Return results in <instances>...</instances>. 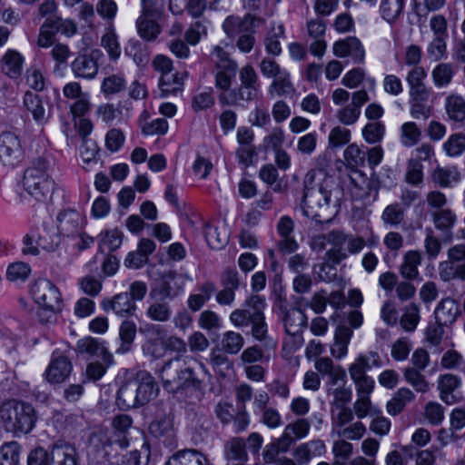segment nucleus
<instances>
[{"label":"nucleus","mask_w":465,"mask_h":465,"mask_svg":"<svg viewBox=\"0 0 465 465\" xmlns=\"http://www.w3.org/2000/svg\"><path fill=\"white\" fill-rule=\"evenodd\" d=\"M341 195L332 178L322 170H312L304 178L303 214L319 223L329 222L339 212Z\"/></svg>","instance_id":"f257e3e1"},{"label":"nucleus","mask_w":465,"mask_h":465,"mask_svg":"<svg viewBox=\"0 0 465 465\" xmlns=\"http://www.w3.org/2000/svg\"><path fill=\"white\" fill-rule=\"evenodd\" d=\"M54 163L45 158H37L25 171L22 185L24 190L38 203H45L53 194Z\"/></svg>","instance_id":"f03ea898"},{"label":"nucleus","mask_w":465,"mask_h":465,"mask_svg":"<svg viewBox=\"0 0 465 465\" xmlns=\"http://www.w3.org/2000/svg\"><path fill=\"white\" fill-rule=\"evenodd\" d=\"M158 387L150 373L139 371L118 391L117 405L122 409L136 408L156 397Z\"/></svg>","instance_id":"7ed1b4c3"},{"label":"nucleus","mask_w":465,"mask_h":465,"mask_svg":"<svg viewBox=\"0 0 465 465\" xmlns=\"http://www.w3.org/2000/svg\"><path fill=\"white\" fill-rule=\"evenodd\" d=\"M195 361L189 358L175 357L165 362L159 371V377L163 387L170 391H175L185 386L200 388L202 380L194 373L190 362Z\"/></svg>","instance_id":"20e7f679"},{"label":"nucleus","mask_w":465,"mask_h":465,"mask_svg":"<svg viewBox=\"0 0 465 465\" xmlns=\"http://www.w3.org/2000/svg\"><path fill=\"white\" fill-rule=\"evenodd\" d=\"M33 406L20 401H7L0 406V420L7 431L15 435L26 434L35 426Z\"/></svg>","instance_id":"39448f33"},{"label":"nucleus","mask_w":465,"mask_h":465,"mask_svg":"<svg viewBox=\"0 0 465 465\" xmlns=\"http://www.w3.org/2000/svg\"><path fill=\"white\" fill-rule=\"evenodd\" d=\"M35 302L44 310L57 313L62 311L63 301L58 288L49 280H36L30 290Z\"/></svg>","instance_id":"423d86ee"},{"label":"nucleus","mask_w":465,"mask_h":465,"mask_svg":"<svg viewBox=\"0 0 465 465\" xmlns=\"http://www.w3.org/2000/svg\"><path fill=\"white\" fill-rule=\"evenodd\" d=\"M25 154L20 136L12 131L0 134V161L3 164L15 167L22 162Z\"/></svg>","instance_id":"0eeeda50"},{"label":"nucleus","mask_w":465,"mask_h":465,"mask_svg":"<svg viewBox=\"0 0 465 465\" xmlns=\"http://www.w3.org/2000/svg\"><path fill=\"white\" fill-rule=\"evenodd\" d=\"M166 263H150L147 272L148 275L155 281H162L163 291L166 297L176 294L183 284L181 275L167 270Z\"/></svg>","instance_id":"6e6552de"},{"label":"nucleus","mask_w":465,"mask_h":465,"mask_svg":"<svg viewBox=\"0 0 465 465\" xmlns=\"http://www.w3.org/2000/svg\"><path fill=\"white\" fill-rule=\"evenodd\" d=\"M333 54L340 58L350 57L355 64H361L365 58V50L356 37H348L334 43Z\"/></svg>","instance_id":"1a4fd4ad"},{"label":"nucleus","mask_w":465,"mask_h":465,"mask_svg":"<svg viewBox=\"0 0 465 465\" xmlns=\"http://www.w3.org/2000/svg\"><path fill=\"white\" fill-rule=\"evenodd\" d=\"M261 22L260 19L251 15H246L243 17L230 15L224 20L223 29L229 37H234L242 33H253L254 28Z\"/></svg>","instance_id":"9d476101"},{"label":"nucleus","mask_w":465,"mask_h":465,"mask_svg":"<svg viewBox=\"0 0 465 465\" xmlns=\"http://www.w3.org/2000/svg\"><path fill=\"white\" fill-rule=\"evenodd\" d=\"M381 360L378 352L369 351L359 354L349 365L348 371L351 381L368 376L367 371L372 367H381Z\"/></svg>","instance_id":"9b49d317"},{"label":"nucleus","mask_w":465,"mask_h":465,"mask_svg":"<svg viewBox=\"0 0 465 465\" xmlns=\"http://www.w3.org/2000/svg\"><path fill=\"white\" fill-rule=\"evenodd\" d=\"M294 222L289 216H282L277 223V232L280 236L278 251L290 254L298 249V242L293 236Z\"/></svg>","instance_id":"f8f14e48"},{"label":"nucleus","mask_w":465,"mask_h":465,"mask_svg":"<svg viewBox=\"0 0 465 465\" xmlns=\"http://www.w3.org/2000/svg\"><path fill=\"white\" fill-rule=\"evenodd\" d=\"M101 307L104 312L112 311L119 317L133 315L136 311V304L131 300L127 292H120L113 298L103 300Z\"/></svg>","instance_id":"ddd939ff"},{"label":"nucleus","mask_w":465,"mask_h":465,"mask_svg":"<svg viewBox=\"0 0 465 465\" xmlns=\"http://www.w3.org/2000/svg\"><path fill=\"white\" fill-rule=\"evenodd\" d=\"M141 331L146 336L143 350L155 358L163 356L166 349L163 328L159 325H150L145 331L141 330Z\"/></svg>","instance_id":"4468645a"},{"label":"nucleus","mask_w":465,"mask_h":465,"mask_svg":"<svg viewBox=\"0 0 465 465\" xmlns=\"http://www.w3.org/2000/svg\"><path fill=\"white\" fill-rule=\"evenodd\" d=\"M57 220L59 232L66 237H75L82 231L84 223L83 215L74 210L61 213Z\"/></svg>","instance_id":"2eb2a0df"},{"label":"nucleus","mask_w":465,"mask_h":465,"mask_svg":"<svg viewBox=\"0 0 465 465\" xmlns=\"http://www.w3.org/2000/svg\"><path fill=\"white\" fill-rule=\"evenodd\" d=\"M265 300L260 295H252L246 302L245 305L254 309L252 324V335L257 340H263L267 332L266 323L262 310L265 307Z\"/></svg>","instance_id":"dca6fc26"},{"label":"nucleus","mask_w":465,"mask_h":465,"mask_svg":"<svg viewBox=\"0 0 465 465\" xmlns=\"http://www.w3.org/2000/svg\"><path fill=\"white\" fill-rule=\"evenodd\" d=\"M311 429V423L307 419L300 418L288 423L281 435L283 446L291 447L297 440L304 439L308 436Z\"/></svg>","instance_id":"f3484780"},{"label":"nucleus","mask_w":465,"mask_h":465,"mask_svg":"<svg viewBox=\"0 0 465 465\" xmlns=\"http://www.w3.org/2000/svg\"><path fill=\"white\" fill-rule=\"evenodd\" d=\"M72 371V363L64 356H57L52 359L46 371L45 379L51 383L64 381Z\"/></svg>","instance_id":"a211bd4d"},{"label":"nucleus","mask_w":465,"mask_h":465,"mask_svg":"<svg viewBox=\"0 0 465 465\" xmlns=\"http://www.w3.org/2000/svg\"><path fill=\"white\" fill-rule=\"evenodd\" d=\"M461 385V380L457 375L446 373L438 378V390L440 398L445 403L451 405L457 402V398L453 395L455 390Z\"/></svg>","instance_id":"6ab92c4d"},{"label":"nucleus","mask_w":465,"mask_h":465,"mask_svg":"<svg viewBox=\"0 0 465 465\" xmlns=\"http://www.w3.org/2000/svg\"><path fill=\"white\" fill-rule=\"evenodd\" d=\"M72 71L75 77L93 79L98 73L96 60L86 54L79 55L71 64Z\"/></svg>","instance_id":"aec40b11"},{"label":"nucleus","mask_w":465,"mask_h":465,"mask_svg":"<svg viewBox=\"0 0 465 465\" xmlns=\"http://www.w3.org/2000/svg\"><path fill=\"white\" fill-rule=\"evenodd\" d=\"M352 335L353 332L348 326L341 325L336 329L333 344L331 347V354L334 358L341 360L347 355Z\"/></svg>","instance_id":"412c9836"},{"label":"nucleus","mask_w":465,"mask_h":465,"mask_svg":"<svg viewBox=\"0 0 465 465\" xmlns=\"http://www.w3.org/2000/svg\"><path fill=\"white\" fill-rule=\"evenodd\" d=\"M459 308L453 299L442 300L435 310V319L440 325H449L456 321Z\"/></svg>","instance_id":"4be33fe9"},{"label":"nucleus","mask_w":465,"mask_h":465,"mask_svg":"<svg viewBox=\"0 0 465 465\" xmlns=\"http://www.w3.org/2000/svg\"><path fill=\"white\" fill-rule=\"evenodd\" d=\"M432 180L441 187H452L461 181V173L455 166L437 167L432 173Z\"/></svg>","instance_id":"5701e85b"},{"label":"nucleus","mask_w":465,"mask_h":465,"mask_svg":"<svg viewBox=\"0 0 465 465\" xmlns=\"http://www.w3.org/2000/svg\"><path fill=\"white\" fill-rule=\"evenodd\" d=\"M422 132L413 121L404 122L399 127V141L403 147H412L421 139Z\"/></svg>","instance_id":"b1692460"},{"label":"nucleus","mask_w":465,"mask_h":465,"mask_svg":"<svg viewBox=\"0 0 465 465\" xmlns=\"http://www.w3.org/2000/svg\"><path fill=\"white\" fill-rule=\"evenodd\" d=\"M414 399L415 395L410 389L404 387L400 388L387 402V412L391 416H396L403 411L408 403L413 401Z\"/></svg>","instance_id":"393cba45"},{"label":"nucleus","mask_w":465,"mask_h":465,"mask_svg":"<svg viewBox=\"0 0 465 465\" xmlns=\"http://www.w3.org/2000/svg\"><path fill=\"white\" fill-rule=\"evenodd\" d=\"M260 89L255 87L240 86L233 89L232 93H225L221 96V104L226 105H235L241 101H252L257 98Z\"/></svg>","instance_id":"a878e982"},{"label":"nucleus","mask_w":465,"mask_h":465,"mask_svg":"<svg viewBox=\"0 0 465 465\" xmlns=\"http://www.w3.org/2000/svg\"><path fill=\"white\" fill-rule=\"evenodd\" d=\"M285 35L284 26L279 23L272 25L271 30L268 32L264 38V47L267 54L278 56L282 53V45L280 39Z\"/></svg>","instance_id":"bb28decb"},{"label":"nucleus","mask_w":465,"mask_h":465,"mask_svg":"<svg viewBox=\"0 0 465 465\" xmlns=\"http://www.w3.org/2000/svg\"><path fill=\"white\" fill-rule=\"evenodd\" d=\"M77 347L81 352L101 356L107 365H111L114 361L113 355L108 353L104 347L94 338L81 339L77 343Z\"/></svg>","instance_id":"cd10ccee"},{"label":"nucleus","mask_w":465,"mask_h":465,"mask_svg":"<svg viewBox=\"0 0 465 465\" xmlns=\"http://www.w3.org/2000/svg\"><path fill=\"white\" fill-rule=\"evenodd\" d=\"M204 234L208 245L214 250L223 248L229 241V232L225 226L206 225Z\"/></svg>","instance_id":"c85d7f7f"},{"label":"nucleus","mask_w":465,"mask_h":465,"mask_svg":"<svg viewBox=\"0 0 465 465\" xmlns=\"http://www.w3.org/2000/svg\"><path fill=\"white\" fill-rule=\"evenodd\" d=\"M307 325V317L300 309L289 310L284 318V328L287 334L302 333Z\"/></svg>","instance_id":"c756f323"},{"label":"nucleus","mask_w":465,"mask_h":465,"mask_svg":"<svg viewBox=\"0 0 465 465\" xmlns=\"http://www.w3.org/2000/svg\"><path fill=\"white\" fill-rule=\"evenodd\" d=\"M24 106L39 124L46 121V112L43 101L36 94L26 92L23 99Z\"/></svg>","instance_id":"7c9ffc66"},{"label":"nucleus","mask_w":465,"mask_h":465,"mask_svg":"<svg viewBox=\"0 0 465 465\" xmlns=\"http://www.w3.org/2000/svg\"><path fill=\"white\" fill-rule=\"evenodd\" d=\"M405 5V0H380V14L381 17L391 24L401 15Z\"/></svg>","instance_id":"2f4dec72"},{"label":"nucleus","mask_w":465,"mask_h":465,"mask_svg":"<svg viewBox=\"0 0 465 465\" xmlns=\"http://www.w3.org/2000/svg\"><path fill=\"white\" fill-rule=\"evenodd\" d=\"M24 58L15 51H8L2 59L3 72L11 78L18 77L23 70Z\"/></svg>","instance_id":"473e14b6"},{"label":"nucleus","mask_w":465,"mask_h":465,"mask_svg":"<svg viewBox=\"0 0 465 465\" xmlns=\"http://www.w3.org/2000/svg\"><path fill=\"white\" fill-rule=\"evenodd\" d=\"M432 223L436 229L449 232L457 223V215L450 209H440L430 213Z\"/></svg>","instance_id":"72a5a7b5"},{"label":"nucleus","mask_w":465,"mask_h":465,"mask_svg":"<svg viewBox=\"0 0 465 465\" xmlns=\"http://www.w3.org/2000/svg\"><path fill=\"white\" fill-rule=\"evenodd\" d=\"M183 85V74L169 73L160 76L159 87L163 96H168L182 90Z\"/></svg>","instance_id":"f704fd0d"},{"label":"nucleus","mask_w":465,"mask_h":465,"mask_svg":"<svg viewBox=\"0 0 465 465\" xmlns=\"http://www.w3.org/2000/svg\"><path fill=\"white\" fill-rule=\"evenodd\" d=\"M145 314L151 321L165 322L172 316V309L169 302L154 300L148 305Z\"/></svg>","instance_id":"c9c22d12"},{"label":"nucleus","mask_w":465,"mask_h":465,"mask_svg":"<svg viewBox=\"0 0 465 465\" xmlns=\"http://www.w3.org/2000/svg\"><path fill=\"white\" fill-rule=\"evenodd\" d=\"M238 66H229L227 68L217 69L215 74V86L219 89V102L221 103V96L225 93H232L233 89H231L232 82L235 77Z\"/></svg>","instance_id":"e433bc0d"},{"label":"nucleus","mask_w":465,"mask_h":465,"mask_svg":"<svg viewBox=\"0 0 465 465\" xmlns=\"http://www.w3.org/2000/svg\"><path fill=\"white\" fill-rule=\"evenodd\" d=\"M51 462L52 465H77L75 449L70 445L54 448Z\"/></svg>","instance_id":"4c0bfd02"},{"label":"nucleus","mask_w":465,"mask_h":465,"mask_svg":"<svg viewBox=\"0 0 465 465\" xmlns=\"http://www.w3.org/2000/svg\"><path fill=\"white\" fill-rule=\"evenodd\" d=\"M445 109L448 117L454 122L465 120V100L460 95H450L446 99Z\"/></svg>","instance_id":"58836bf2"},{"label":"nucleus","mask_w":465,"mask_h":465,"mask_svg":"<svg viewBox=\"0 0 465 465\" xmlns=\"http://www.w3.org/2000/svg\"><path fill=\"white\" fill-rule=\"evenodd\" d=\"M101 45L106 51L111 60H117L121 56V45L118 36L113 27H108L102 36Z\"/></svg>","instance_id":"ea45409f"},{"label":"nucleus","mask_w":465,"mask_h":465,"mask_svg":"<svg viewBox=\"0 0 465 465\" xmlns=\"http://www.w3.org/2000/svg\"><path fill=\"white\" fill-rule=\"evenodd\" d=\"M136 27L139 35L145 41H153L161 33V27L155 19L139 16L136 21Z\"/></svg>","instance_id":"a19ab883"},{"label":"nucleus","mask_w":465,"mask_h":465,"mask_svg":"<svg viewBox=\"0 0 465 465\" xmlns=\"http://www.w3.org/2000/svg\"><path fill=\"white\" fill-rule=\"evenodd\" d=\"M430 97L409 99L410 114L414 119H428L433 113V106L429 104Z\"/></svg>","instance_id":"79ce46f5"},{"label":"nucleus","mask_w":465,"mask_h":465,"mask_svg":"<svg viewBox=\"0 0 465 465\" xmlns=\"http://www.w3.org/2000/svg\"><path fill=\"white\" fill-rule=\"evenodd\" d=\"M303 342L304 340L302 333L288 334V337L283 342L282 356L290 360L295 366L300 364V359L298 357H292V353L302 348Z\"/></svg>","instance_id":"37998d69"},{"label":"nucleus","mask_w":465,"mask_h":465,"mask_svg":"<svg viewBox=\"0 0 465 465\" xmlns=\"http://www.w3.org/2000/svg\"><path fill=\"white\" fill-rule=\"evenodd\" d=\"M442 148L449 157H458L465 152V134L457 133L450 135Z\"/></svg>","instance_id":"c03bdc74"},{"label":"nucleus","mask_w":465,"mask_h":465,"mask_svg":"<svg viewBox=\"0 0 465 465\" xmlns=\"http://www.w3.org/2000/svg\"><path fill=\"white\" fill-rule=\"evenodd\" d=\"M156 248L153 241L143 238L138 242L137 249L129 252L125 262H146L149 255L152 254Z\"/></svg>","instance_id":"a18cd8bd"},{"label":"nucleus","mask_w":465,"mask_h":465,"mask_svg":"<svg viewBox=\"0 0 465 465\" xmlns=\"http://www.w3.org/2000/svg\"><path fill=\"white\" fill-rule=\"evenodd\" d=\"M198 326L206 331H216L223 327L221 316L211 310L203 311L197 320Z\"/></svg>","instance_id":"49530a36"},{"label":"nucleus","mask_w":465,"mask_h":465,"mask_svg":"<svg viewBox=\"0 0 465 465\" xmlns=\"http://www.w3.org/2000/svg\"><path fill=\"white\" fill-rule=\"evenodd\" d=\"M420 370L406 368L404 370L405 381L418 392L425 393L430 390V383L420 373Z\"/></svg>","instance_id":"de8ad7c7"},{"label":"nucleus","mask_w":465,"mask_h":465,"mask_svg":"<svg viewBox=\"0 0 465 465\" xmlns=\"http://www.w3.org/2000/svg\"><path fill=\"white\" fill-rule=\"evenodd\" d=\"M126 84L123 74H110L104 78L101 84V92L108 96L117 94L124 89Z\"/></svg>","instance_id":"09e8293b"},{"label":"nucleus","mask_w":465,"mask_h":465,"mask_svg":"<svg viewBox=\"0 0 465 465\" xmlns=\"http://www.w3.org/2000/svg\"><path fill=\"white\" fill-rule=\"evenodd\" d=\"M20 446L15 441L5 443L0 447V465H19Z\"/></svg>","instance_id":"8fccbe9b"},{"label":"nucleus","mask_w":465,"mask_h":465,"mask_svg":"<svg viewBox=\"0 0 465 465\" xmlns=\"http://www.w3.org/2000/svg\"><path fill=\"white\" fill-rule=\"evenodd\" d=\"M292 90V84L290 81V74L284 69L277 76L273 77L268 92L272 95H283L289 94Z\"/></svg>","instance_id":"3c124183"},{"label":"nucleus","mask_w":465,"mask_h":465,"mask_svg":"<svg viewBox=\"0 0 465 465\" xmlns=\"http://www.w3.org/2000/svg\"><path fill=\"white\" fill-rule=\"evenodd\" d=\"M222 348L229 354L238 353L243 347L244 341L242 336L233 331H227L223 334Z\"/></svg>","instance_id":"603ef678"},{"label":"nucleus","mask_w":465,"mask_h":465,"mask_svg":"<svg viewBox=\"0 0 465 465\" xmlns=\"http://www.w3.org/2000/svg\"><path fill=\"white\" fill-rule=\"evenodd\" d=\"M361 134L368 143H380L385 134V125L381 122L368 123L362 128Z\"/></svg>","instance_id":"864d4df0"},{"label":"nucleus","mask_w":465,"mask_h":465,"mask_svg":"<svg viewBox=\"0 0 465 465\" xmlns=\"http://www.w3.org/2000/svg\"><path fill=\"white\" fill-rule=\"evenodd\" d=\"M453 76L452 66L449 64H440L431 72V77L436 87L447 86Z\"/></svg>","instance_id":"5fc2aeb1"},{"label":"nucleus","mask_w":465,"mask_h":465,"mask_svg":"<svg viewBox=\"0 0 465 465\" xmlns=\"http://www.w3.org/2000/svg\"><path fill=\"white\" fill-rule=\"evenodd\" d=\"M361 114V110L355 108L351 104H348L336 111L335 117L340 124L350 126L355 124L358 122Z\"/></svg>","instance_id":"6e6d98bb"},{"label":"nucleus","mask_w":465,"mask_h":465,"mask_svg":"<svg viewBox=\"0 0 465 465\" xmlns=\"http://www.w3.org/2000/svg\"><path fill=\"white\" fill-rule=\"evenodd\" d=\"M420 322V309L417 304L411 303L406 306L401 318V325L407 331H412Z\"/></svg>","instance_id":"4d7b16f0"},{"label":"nucleus","mask_w":465,"mask_h":465,"mask_svg":"<svg viewBox=\"0 0 465 465\" xmlns=\"http://www.w3.org/2000/svg\"><path fill=\"white\" fill-rule=\"evenodd\" d=\"M32 272L28 263H9L6 269V278L12 282H25Z\"/></svg>","instance_id":"13d9d810"},{"label":"nucleus","mask_w":465,"mask_h":465,"mask_svg":"<svg viewBox=\"0 0 465 465\" xmlns=\"http://www.w3.org/2000/svg\"><path fill=\"white\" fill-rule=\"evenodd\" d=\"M439 272L443 281L455 278L465 280V263H440Z\"/></svg>","instance_id":"bf43d9fd"},{"label":"nucleus","mask_w":465,"mask_h":465,"mask_svg":"<svg viewBox=\"0 0 465 465\" xmlns=\"http://www.w3.org/2000/svg\"><path fill=\"white\" fill-rule=\"evenodd\" d=\"M246 444L241 438H233L226 445V456L228 459L240 461L247 460Z\"/></svg>","instance_id":"052dcab7"},{"label":"nucleus","mask_w":465,"mask_h":465,"mask_svg":"<svg viewBox=\"0 0 465 465\" xmlns=\"http://www.w3.org/2000/svg\"><path fill=\"white\" fill-rule=\"evenodd\" d=\"M283 445L281 436L275 441L265 445L262 450L263 461L265 463H274L278 460L277 457L281 452L285 453L289 450L290 447L287 446L286 449H284L285 447Z\"/></svg>","instance_id":"680f3d73"},{"label":"nucleus","mask_w":465,"mask_h":465,"mask_svg":"<svg viewBox=\"0 0 465 465\" xmlns=\"http://www.w3.org/2000/svg\"><path fill=\"white\" fill-rule=\"evenodd\" d=\"M351 131L344 126L333 127L328 135V143L331 147H341L351 140Z\"/></svg>","instance_id":"e2e57ef3"},{"label":"nucleus","mask_w":465,"mask_h":465,"mask_svg":"<svg viewBox=\"0 0 465 465\" xmlns=\"http://www.w3.org/2000/svg\"><path fill=\"white\" fill-rule=\"evenodd\" d=\"M136 334V325L134 322L124 321L119 330V335L123 341L118 351L125 352L129 350L130 344L134 340Z\"/></svg>","instance_id":"0e129e2a"},{"label":"nucleus","mask_w":465,"mask_h":465,"mask_svg":"<svg viewBox=\"0 0 465 465\" xmlns=\"http://www.w3.org/2000/svg\"><path fill=\"white\" fill-rule=\"evenodd\" d=\"M404 218V213L399 203L388 205L382 212L381 220L392 226L400 224Z\"/></svg>","instance_id":"69168bd1"},{"label":"nucleus","mask_w":465,"mask_h":465,"mask_svg":"<svg viewBox=\"0 0 465 465\" xmlns=\"http://www.w3.org/2000/svg\"><path fill=\"white\" fill-rule=\"evenodd\" d=\"M254 318V311L251 312L248 309H235L229 316L232 324L237 328L248 326L252 322Z\"/></svg>","instance_id":"338daca9"},{"label":"nucleus","mask_w":465,"mask_h":465,"mask_svg":"<svg viewBox=\"0 0 465 465\" xmlns=\"http://www.w3.org/2000/svg\"><path fill=\"white\" fill-rule=\"evenodd\" d=\"M125 135L124 132L117 128L109 130L105 135V146L112 153L119 151L124 145Z\"/></svg>","instance_id":"774afa93"}]
</instances>
